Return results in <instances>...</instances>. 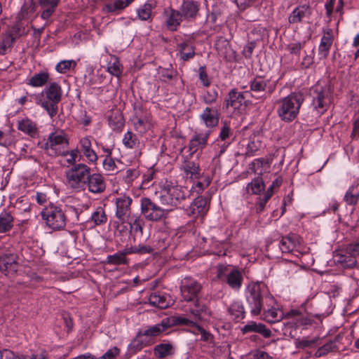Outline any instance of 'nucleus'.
<instances>
[{"mask_svg": "<svg viewBox=\"0 0 359 359\" xmlns=\"http://www.w3.org/2000/svg\"><path fill=\"white\" fill-rule=\"evenodd\" d=\"M304 100L301 93H292L277 101V114L285 122L292 121L298 115L301 105Z\"/></svg>", "mask_w": 359, "mask_h": 359, "instance_id": "1", "label": "nucleus"}, {"mask_svg": "<svg viewBox=\"0 0 359 359\" xmlns=\"http://www.w3.org/2000/svg\"><path fill=\"white\" fill-rule=\"evenodd\" d=\"M264 298L272 300V297L267 295L264 285L253 283L248 285L246 290V300L252 315L257 316L261 313L262 310L264 309Z\"/></svg>", "mask_w": 359, "mask_h": 359, "instance_id": "2", "label": "nucleus"}, {"mask_svg": "<svg viewBox=\"0 0 359 359\" xmlns=\"http://www.w3.org/2000/svg\"><path fill=\"white\" fill-rule=\"evenodd\" d=\"M90 168L84 163H77L65 172L68 186L76 191L85 190L90 177Z\"/></svg>", "mask_w": 359, "mask_h": 359, "instance_id": "3", "label": "nucleus"}, {"mask_svg": "<svg viewBox=\"0 0 359 359\" xmlns=\"http://www.w3.org/2000/svg\"><path fill=\"white\" fill-rule=\"evenodd\" d=\"M43 93L46 100H40V104L49 116L53 117L57 112V104L62 100V88L57 83L53 82L45 88Z\"/></svg>", "mask_w": 359, "mask_h": 359, "instance_id": "4", "label": "nucleus"}, {"mask_svg": "<svg viewBox=\"0 0 359 359\" xmlns=\"http://www.w3.org/2000/svg\"><path fill=\"white\" fill-rule=\"evenodd\" d=\"M68 146V139L63 133H53L49 135L43 148L49 156H65L69 154Z\"/></svg>", "mask_w": 359, "mask_h": 359, "instance_id": "5", "label": "nucleus"}, {"mask_svg": "<svg viewBox=\"0 0 359 359\" xmlns=\"http://www.w3.org/2000/svg\"><path fill=\"white\" fill-rule=\"evenodd\" d=\"M141 213L144 218L151 222H159L167 218L168 212L172 208H165L158 206L149 198H141Z\"/></svg>", "mask_w": 359, "mask_h": 359, "instance_id": "6", "label": "nucleus"}, {"mask_svg": "<svg viewBox=\"0 0 359 359\" xmlns=\"http://www.w3.org/2000/svg\"><path fill=\"white\" fill-rule=\"evenodd\" d=\"M42 218L53 230H60L66 225V215L61 208L50 204L41 211Z\"/></svg>", "mask_w": 359, "mask_h": 359, "instance_id": "7", "label": "nucleus"}, {"mask_svg": "<svg viewBox=\"0 0 359 359\" xmlns=\"http://www.w3.org/2000/svg\"><path fill=\"white\" fill-rule=\"evenodd\" d=\"M274 88L269 84V81L262 76H256L250 82V90L245 93H250L252 97L261 101L264 100L267 95H270Z\"/></svg>", "mask_w": 359, "mask_h": 359, "instance_id": "8", "label": "nucleus"}, {"mask_svg": "<svg viewBox=\"0 0 359 359\" xmlns=\"http://www.w3.org/2000/svg\"><path fill=\"white\" fill-rule=\"evenodd\" d=\"M164 192L161 196V201L164 205L171 207H176L186 198V192L183 187L174 185L172 182H170V186L167 185L164 188Z\"/></svg>", "mask_w": 359, "mask_h": 359, "instance_id": "9", "label": "nucleus"}, {"mask_svg": "<svg viewBox=\"0 0 359 359\" xmlns=\"http://www.w3.org/2000/svg\"><path fill=\"white\" fill-rule=\"evenodd\" d=\"M133 199L128 196L122 195L115 199V216L121 224L128 222L131 215Z\"/></svg>", "mask_w": 359, "mask_h": 359, "instance_id": "10", "label": "nucleus"}, {"mask_svg": "<svg viewBox=\"0 0 359 359\" xmlns=\"http://www.w3.org/2000/svg\"><path fill=\"white\" fill-rule=\"evenodd\" d=\"M18 257L14 254L0 255V271L6 276L13 275L18 271Z\"/></svg>", "mask_w": 359, "mask_h": 359, "instance_id": "11", "label": "nucleus"}, {"mask_svg": "<svg viewBox=\"0 0 359 359\" xmlns=\"http://www.w3.org/2000/svg\"><path fill=\"white\" fill-rule=\"evenodd\" d=\"M208 210V200L203 196H198L187 210V215L194 218L203 217Z\"/></svg>", "mask_w": 359, "mask_h": 359, "instance_id": "12", "label": "nucleus"}, {"mask_svg": "<svg viewBox=\"0 0 359 359\" xmlns=\"http://www.w3.org/2000/svg\"><path fill=\"white\" fill-rule=\"evenodd\" d=\"M219 107H207L200 115L201 119L208 128H213L218 125L220 114Z\"/></svg>", "mask_w": 359, "mask_h": 359, "instance_id": "13", "label": "nucleus"}, {"mask_svg": "<svg viewBox=\"0 0 359 359\" xmlns=\"http://www.w3.org/2000/svg\"><path fill=\"white\" fill-rule=\"evenodd\" d=\"M86 188L93 194L102 193L106 189V182L104 177L100 173H90L86 183Z\"/></svg>", "mask_w": 359, "mask_h": 359, "instance_id": "14", "label": "nucleus"}, {"mask_svg": "<svg viewBox=\"0 0 359 359\" xmlns=\"http://www.w3.org/2000/svg\"><path fill=\"white\" fill-rule=\"evenodd\" d=\"M201 290V285L196 281L182 283L180 286L182 295L186 302L194 301Z\"/></svg>", "mask_w": 359, "mask_h": 359, "instance_id": "15", "label": "nucleus"}, {"mask_svg": "<svg viewBox=\"0 0 359 359\" xmlns=\"http://www.w3.org/2000/svg\"><path fill=\"white\" fill-rule=\"evenodd\" d=\"M244 100L245 96L243 93L238 92L235 88L231 89L224 100V107L226 109L231 107L234 109H239Z\"/></svg>", "mask_w": 359, "mask_h": 359, "instance_id": "16", "label": "nucleus"}, {"mask_svg": "<svg viewBox=\"0 0 359 359\" xmlns=\"http://www.w3.org/2000/svg\"><path fill=\"white\" fill-rule=\"evenodd\" d=\"M166 17V26L171 31L177 30L182 20V15L180 11L168 8L164 11Z\"/></svg>", "mask_w": 359, "mask_h": 359, "instance_id": "17", "label": "nucleus"}, {"mask_svg": "<svg viewBox=\"0 0 359 359\" xmlns=\"http://www.w3.org/2000/svg\"><path fill=\"white\" fill-rule=\"evenodd\" d=\"M169 327V321L168 320L163 319L160 323L152 326H148L147 327V329L143 332L140 331L137 337L146 336L148 337H156L159 336Z\"/></svg>", "mask_w": 359, "mask_h": 359, "instance_id": "18", "label": "nucleus"}, {"mask_svg": "<svg viewBox=\"0 0 359 359\" xmlns=\"http://www.w3.org/2000/svg\"><path fill=\"white\" fill-rule=\"evenodd\" d=\"M149 304L158 307L161 309H165L172 304L170 297L166 294H161L160 292L151 293L149 298Z\"/></svg>", "mask_w": 359, "mask_h": 359, "instance_id": "19", "label": "nucleus"}, {"mask_svg": "<svg viewBox=\"0 0 359 359\" xmlns=\"http://www.w3.org/2000/svg\"><path fill=\"white\" fill-rule=\"evenodd\" d=\"M316 95L313 96V104L318 114H323L327 108L328 98L327 95L322 88H318L314 91Z\"/></svg>", "mask_w": 359, "mask_h": 359, "instance_id": "20", "label": "nucleus"}, {"mask_svg": "<svg viewBox=\"0 0 359 359\" xmlns=\"http://www.w3.org/2000/svg\"><path fill=\"white\" fill-rule=\"evenodd\" d=\"M241 331L243 334L248 332H257L262 334L265 338H269L272 332L266 328V325L262 323H257L254 321H250L249 323L242 327Z\"/></svg>", "mask_w": 359, "mask_h": 359, "instance_id": "21", "label": "nucleus"}, {"mask_svg": "<svg viewBox=\"0 0 359 359\" xmlns=\"http://www.w3.org/2000/svg\"><path fill=\"white\" fill-rule=\"evenodd\" d=\"M60 0H38L39 5L43 8L41 18L48 20L55 11Z\"/></svg>", "mask_w": 359, "mask_h": 359, "instance_id": "22", "label": "nucleus"}, {"mask_svg": "<svg viewBox=\"0 0 359 359\" xmlns=\"http://www.w3.org/2000/svg\"><path fill=\"white\" fill-rule=\"evenodd\" d=\"M199 10L198 4L194 0H183L181 6V13L183 17L194 18Z\"/></svg>", "mask_w": 359, "mask_h": 359, "instance_id": "23", "label": "nucleus"}, {"mask_svg": "<svg viewBox=\"0 0 359 359\" xmlns=\"http://www.w3.org/2000/svg\"><path fill=\"white\" fill-rule=\"evenodd\" d=\"M298 243V237L294 234H290L282 238L280 242V248L283 253L293 251Z\"/></svg>", "mask_w": 359, "mask_h": 359, "instance_id": "24", "label": "nucleus"}, {"mask_svg": "<svg viewBox=\"0 0 359 359\" xmlns=\"http://www.w3.org/2000/svg\"><path fill=\"white\" fill-rule=\"evenodd\" d=\"M344 200L348 205L355 206L359 201V184L353 183L346 192Z\"/></svg>", "mask_w": 359, "mask_h": 359, "instance_id": "25", "label": "nucleus"}, {"mask_svg": "<svg viewBox=\"0 0 359 359\" xmlns=\"http://www.w3.org/2000/svg\"><path fill=\"white\" fill-rule=\"evenodd\" d=\"M190 312L194 316L195 320H201L210 315L208 307L198 299L195 301L194 307L190 309Z\"/></svg>", "mask_w": 359, "mask_h": 359, "instance_id": "26", "label": "nucleus"}, {"mask_svg": "<svg viewBox=\"0 0 359 359\" xmlns=\"http://www.w3.org/2000/svg\"><path fill=\"white\" fill-rule=\"evenodd\" d=\"M356 257H358V255H353L352 253L348 252L347 247L346 248L344 253H339L335 255L337 262L341 264L343 266L346 268H353L356 265Z\"/></svg>", "mask_w": 359, "mask_h": 359, "instance_id": "27", "label": "nucleus"}, {"mask_svg": "<svg viewBox=\"0 0 359 359\" xmlns=\"http://www.w3.org/2000/svg\"><path fill=\"white\" fill-rule=\"evenodd\" d=\"M81 150L89 162L94 163L97 160V156L91 148V142L88 137L80 140Z\"/></svg>", "mask_w": 359, "mask_h": 359, "instance_id": "28", "label": "nucleus"}, {"mask_svg": "<svg viewBox=\"0 0 359 359\" xmlns=\"http://www.w3.org/2000/svg\"><path fill=\"white\" fill-rule=\"evenodd\" d=\"M18 129L32 137H36L38 134V128L36 124L28 118L19 121Z\"/></svg>", "mask_w": 359, "mask_h": 359, "instance_id": "29", "label": "nucleus"}, {"mask_svg": "<svg viewBox=\"0 0 359 359\" xmlns=\"http://www.w3.org/2000/svg\"><path fill=\"white\" fill-rule=\"evenodd\" d=\"M210 132L204 135L195 134L189 142V151L192 153L196 152L198 148H203L207 144V140L209 137Z\"/></svg>", "mask_w": 359, "mask_h": 359, "instance_id": "30", "label": "nucleus"}, {"mask_svg": "<svg viewBox=\"0 0 359 359\" xmlns=\"http://www.w3.org/2000/svg\"><path fill=\"white\" fill-rule=\"evenodd\" d=\"M309 7L305 5L295 8L288 18L290 24H297L302 21L309 12Z\"/></svg>", "mask_w": 359, "mask_h": 359, "instance_id": "31", "label": "nucleus"}, {"mask_svg": "<svg viewBox=\"0 0 359 359\" xmlns=\"http://www.w3.org/2000/svg\"><path fill=\"white\" fill-rule=\"evenodd\" d=\"M243 282V275L238 270H232L226 276V283L234 290L241 288Z\"/></svg>", "mask_w": 359, "mask_h": 359, "instance_id": "32", "label": "nucleus"}, {"mask_svg": "<svg viewBox=\"0 0 359 359\" xmlns=\"http://www.w3.org/2000/svg\"><path fill=\"white\" fill-rule=\"evenodd\" d=\"M13 220L11 212H2L0 214V233L10 231L13 226Z\"/></svg>", "mask_w": 359, "mask_h": 359, "instance_id": "33", "label": "nucleus"}, {"mask_svg": "<svg viewBox=\"0 0 359 359\" xmlns=\"http://www.w3.org/2000/svg\"><path fill=\"white\" fill-rule=\"evenodd\" d=\"M49 79V74L41 72L35 74L28 80L27 84L33 87H41L44 86Z\"/></svg>", "mask_w": 359, "mask_h": 359, "instance_id": "34", "label": "nucleus"}, {"mask_svg": "<svg viewBox=\"0 0 359 359\" xmlns=\"http://www.w3.org/2000/svg\"><path fill=\"white\" fill-rule=\"evenodd\" d=\"M265 184L263 179L260 176L255 177L251 182L247 185V191L251 194H259L264 190Z\"/></svg>", "mask_w": 359, "mask_h": 359, "instance_id": "35", "label": "nucleus"}, {"mask_svg": "<svg viewBox=\"0 0 359 359\" xmlns=\"http://www.w3.org/2000/svg\"><path fill=\"white\" fill-rule=\"evenodd\" d=\"M15 41V40L12 35L6 33L3 36L1 41H0V54L5 55L11 51Z\"/></svg>", "mask_w": 359, "mask_h": 359, "instance_id": "36", "label": "nucleus"}, {"mask_svg": "<svg viewBox=\"0 0 359 359\" xmlns=\"http://www.w3.org/2000/svg\"><path fill=\"white\" fill-rule=\"evenodd\" d=\"M228 311L233 316V319L238 322L245 317L244 307L239 302L233 303L228 309Z\"/></svg>", "mask_w": 359, "mask_h": 359, "instance_id": "37", "label": "nucleus"}, {"mask_svg": "<svg viewBox=\"0 0 359 359\" xmlns=\"http://www.w3.org/2000/svg\"><path fill=\"white\" fill-rule=\"evenodd\" d=\"M333 40L330 37L323 36L318 47V53L321 58L326 59L329 54V50L332 45Z\"/></svg>", "mask_w": 359, "mask_h": 359, "instance_id": "38", "label": "nucleus"}, {"mask_svg": "<svg viewBox=\"0 0 359 359\" xmlns=\"http://www.w3.org/2000/svg\"><path fill=\"white\" fill-rule=\"evenodd\" d=\"M108 72L113 76L119 77L122 74V65H121L118 57L111 56L108 63Z\"/></svg>", "mask_w": 359, "mask_h": 359, "instance_id": "39", "label": "nucleus"}, {"mask_svg": "<svg viewBox=\"0 0 359 359\" xmlns=\"http://www.w3.org/2000/svg\"><path fill=\"white\" fill-rule=\"evenodd\" d=\"M172 346L170 344H160L154 347V353L156 357L163 358L172 355Z\"/></svg>", "mask_w": 359, "mask_h": 359, "instance_id": "40", "label": "nucleus"}, {"mask_svg": "<svg viewBox=\"0 0 359 359\" xmlns=\"http://www.w3.org/2000/svg\"><path fill=\"white\" fill-rule=\"evenodd\" d=\"M123 144L127 148L135 149L139 147L140 141L135 134L128 131L123 136Z\"/></svg>", "mask_w": 359, "mask_h": 359, "instance_id": "41", "label": "nucleus"}, {"mask_svg": "<svg viewBox=\"0 0 359 359\" xmlns=\"http://www.w3.org/2000/svg\"><path fill=\"white\" fill-rule=\"evenodd\" d=\"M184 171L187 174L190 175L191 177L198 178L199 173V166L197 163L191 161H184L182 165Z\"/></svg>", "mask_w": 359, "mask_h": 359, "instance_id": "42", "label": "nucleus"}, {"mask_svg": "<svg viewBox=\"0 0 359 359\" xmlns=\"http://www.w3.org/2000/svg\"><path fill=\"white\" fill-rule=\"evenodd\" d=\"M169 321L170 327L172 325H187L189 327H195L196 323L185 317L172 316L170 318H165Z\"/></svg>", "mask_w": 359, "mask_h": 359, "instance_id": "43", "label": "nucleus"}, {"mask_svg": "<svg viewBox=\"0 0 359 359\" xmlns=\"http://www.w3.org/2000/svg\"><path fill=\"white\" fill-rule=\"evenodd\" d=\"M91 220L96 226L102 225L107 222V216L102 207H98L92 214Z\"/></svg>", "mask_w": 359, "mask_h": 359, "instance_id": "44", "label": "nucleus"}, {"mask_svg": "<svg viewBox=\"0 0 359 359\" xmlns=\"http://www.w3.org/2000/svg\"><path fill=\"white\" fill-rule=\"evenodd\" d=\"M102 165L104 170L107 172L109 175L116 174L120 171L111 156H106Z\"/></svg>", "mask_w": 359, "mask_h": 359, "instance_id": "45", "label": "nucleus"}, {"mask_svg": "<svg viewBox=\"0 0 359 359\" xmlns=\"http://www.w3.org/2000/svg\"><path fill=\"white\" fill-rule=\"evenodd\" d=\"M152 5L145 3L142 7L137 9V13L140 20H148L151 17Z\"/></svg>", "mask_w": 359, "mask_h": 359, "instance_id": "46", "label": "nucleus"}, {"mask_svg": "<svg viewBox=\"0 0 359 359\" xmlns=\"http://www.w3.org/2000/svg\"><path fill=\"white\" fill-rule=\"evenodd\" d=\"M126 257H123L120 251L114 255H108L107 257L106 263L114 265H121L127 264Z\"/></svg>", "mask_w": 359, "mask_h": 359, "instance_id": "47", "label": "nucleus"}, {"mask_svg": "<svg viewBox=\"0 0 359 359\" xmlns=\"http://www.w3.org/2000/svg\"><path fill=\"white\" fill-rule=\"evenodd\" d=\"M15 143V137L11 133H4L0 131V145L4 147H11Z\"/></svg>", "mask_w": 359, "mask_h": 359, "instance_id": "48", "label": "nucleus"}, {"mask_svg": "<svg viewBox=\"0 0 359 359\" xmlns=\"http://www.w3.org/2000/svg\"><path fill=\"white\" fill-rule=\"evenodd\" d=\"M125 8L123 0H115L112 3L106 4L104 7V11L107 13H115Z\"/></svg>", "mask_w": 359, "mask_h": 359, "instance_id": "49", "label": "nucleus"}, {"mask_svg": "<svg viewBox=\"0 0 359 359\" xmlns=\"http://www.w3.org/2000/svg\"><path fill=\"white\" fill-rule=\"evenodd\" d=\"M109 124L113 126L114 129H119L124 125L122 114L119 112L109 116Z\"/></svg>", "mask_w": 359, "mask_h": 359, "instance_id": "50", "label": "nucleus"}, {"mask_svg": "<svg viewBox=\"0 0 359 359\" xmlns=\"http://www.w3.org/2000/svg\"><path fill=\"white\" fill-rule=\"evenodd\" d=\"M161 80L163 82H168L171 80L175 79L177 77V72L172 68H165L163 69L161 72Z\"/></svg>", "mask_w": 359, "mask_h": 359, "instance_id": "51", "label": "nucleus"}, {"mask_svg": "<svg viewBox=\"0 0 359 359\" xmlns=\"http://www.w3.org/2000/svg\"><path fill=\"white\" fill-rule=\"evenodd\" d=\"M36 11V4L31 0L29 4H24L21 8L20 15L23 19L28 18L30 15L33 14Z\"/></svg>", "mask_w": 359, "mask_h": 359, "instance_id": "52", "label": "nucleus"}, {"mask_svg": "<svg viewBox=\"0 0 359 359\" xmlns=\"http://www.w3.org/2000/svg\"><path fill=\"white\" fill-rule=\"evenodd\" d=\"M218 97V93L216 90H207L202 96L203 101L206 104L215 103Z\"/></svg>", "mask_w": 359, "mask_h": 359, "instance_id": "53", "label": "nucleus"}, {"mask_svg": "<svg viewBox=\"0 0 359 359\" xmlns=\"http://www.w3.org/2000/svg\"><path fill=\"white\" fill-rule=\"evenodd\" d=\"M130 224V229L134 232H140L142 234V225L143 221L140 217H135L134 219H131L130 221L128 222Z\"/></svg>", "mask_w": 359, "mask_h": 359, "instance_id": "54", "label": "nucleus"}, {"mask_svg": "<svg viewBox=\"0 0 359 359\" xmlns=\"http://www.w3.org/2000/svg\"><path fill=\"white\" fill-rule=\"evenodd\" d=\"M72 65L74 67L76 65L74 60H62L56 65L55 69L60 73H66L70 69Z\"/></svg>", "mask_w": 359, "mask_h": 359, "instance_id": "55", "label": "nucleus"}, {"mask_svg": "<svg viewBox=\"0 0 359 359\" xmlns=\"http://www.w3.org/2000/svg\"><path fill=\"white\" fill-rule=\"evenodd\" d=\"M68 155L69 156V157L66 159V161L72 166L76 165V163L80 161L81 156L79 158V150L77 149L71 150L70 151H69V154Z\"/></svg>", "mask_w": 359, "mask_h": 359, "instance_id": "56", "label": "nucleus"}, {"mask_svg": "<svg viewBox=\"0 0 359 359\" xmlns=\"http://www.w3.org/2000/svg\"><path fill=\"white\" fill-rule=\"evenodd\" d=\"M260 146L259 142H255V141L250 142L246 147V151L245 153V156H252L255 153L259 150Z\"/></svg>", "mask_w": 359, "mask_h": 359, "instance_id": "57", "label": "nucleus"}, {"mask_svg": "<svg viewBox=\"0 0 359 359\" xmlns=\"http://www.w3.org/2000/svg\"><path fill=\"white\" fill-rule=\"evenodd\" d=\"M318 339L314 338L311 340H309L306 339H302V340H299L296 342V345L297 348H305L308 347H312L317 341Z\"/></svg>", "mask_w": 359, "mask_h": 359, "instance_id": "58", "label": "nucleus"}, {"mask_svg": "<svg viewBox=\"0 0 359 359\" xmlns=\"http://www.w3.org/2000/svg\"><path fill=\"white\" fill-rule=\"evenodd\" d=\"M304 44L305 42L292 43L287 46V50L290 52V53L297 55L299 53L302 48L304 46Z\"/></svg>", "mask_w": 359, "mask_h": 359, "instance_id": "59", "label": "nucleus"}, {"mask_svg": "<svg viewBox=\"0 0 359 359\" xmlns=\"http://www.w3.org/2000/svg\"><path fill=\"white\" fill-rule=\"evenodd\" d=\"M278 313L277 311L268 309L265 312V318L267 319L269 322L273 323L279 321L280 319L281 318V316H278Z\"/></svg>", "mask_w": 359, "mask_h": 359, "instance_id": "60", "label": "nucleus"}, {"mask_svg": "<svg viewBox=\"0 0 359 359\" xmlns=\"http://www.w3.org/2000/svg\"><path fill=\"white\" fill-rule=\"evenodd\" d=\"M135 248V254L139 255H144V254H151L153 252L154 250L149 245H145L142 244H140L138 245H134Z\"/></svg>", "mask_w": 359, "mask_h": 359, "instance_id": "61", "label": "nucleus"}, {"mask_svg": "<svg viewBox=\"0 0 359 359\" xmlns=\"http://www.w3.org/2000/svg\"><path fill=\"white\" fill-rule=\"evenodd\" d=\"M140 175V172L136 169H128L126 172V175L124 176V180L127 183H130L135 179H136Z\"/></svg>", "mask_w": 359, "mask_h": 359, "instance_id": "62", "label": "nucleus"}, {"mask_svg": "<svg viewBox=\"0 0 359 359\" xmlns=\"http://www.w3.org/2000/svg\"><path fill=\"white\" fill-rule=\"evenodd\" d=\"M268 196H264L263 198H259L255 205V211L257 214L261 213L265 208L266 203L269 201Z\"/></svg>", "mask_w": 359, "mask_h": 359, "instance_id": "63", "label": "nucleus"}, {"mask_svg": "<svg viewBox=\"0 0 359 359\" xmlns=\"http://www.w3.org/2000/svg\"><path fill=\"white\" fill-rule=\"evenodd\" d=\"M119 353L120 350L117 347H113L102 355L100 359H114L117 355H118Z\"/></svg>", "mask_w": 359, "mask_h": 359, "instance_id": "64", "label": "nucleus"}]
</instances>
